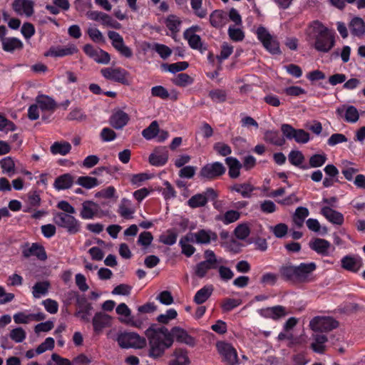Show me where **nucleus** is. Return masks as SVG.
I'll return each mask as SVG.
<instances>
[{"mask_svg":"<svg viewBox=\"0 0 365 365\" xmlns=\"http://www.w3.org/2000/svg\"><path fill=\"white\" fill-rule=\"evenodd\" d=\"M190 242L194 243V240L189 236V233L182 237L179 242L182 248V252L187 257L192 256L195 251V248L190 245Z\"/></svg>","mask_w":365,"mask_h":365,"instance_id":"nucleus-39","label":"nucleus"},{"mask_svg":"<svg viewBox=\"0 0 365 365\" xmlns=\"http://www.w3.org/2000/svg\"><path fill=\"white\" fill-rule=\"evenodd\" d=\"M168 160V155L165 150L162 152L156 151L155 153H151L149 156V162L154 166L164 165L167 163Z\"/></svg>","mask_w":365,"mask_h":365,"instance_id":"nucleus-41","label":"nucleus"},{"mask_svg":"<svg viewBox=\"0 0 365 365\" xmlns=\"http://www.w3.org/2000/svg\"><path fill=\"white\" fill-rule=\"evenodd\" d=\"M102 76L110 81L125 83L128 72L120 67H108L102 68L101 71Z\"/></svg>","mask_w":365,"mask_h":365,"instance_id":"nucleus-14","label":"nucleus"},{"mask_svg":"<svg viewBox=\"0 0 365 365\" xmlns=\"http://www.w3.org/2000/svg\"><path fill=\"white\" fill-rule=\"evenodd\" d=\"M96 197L106 200H116L118 199V195L117 194L116 189L113 186H108L97 192L96 193Z\"/></svg>","mask_w":365,"mask_h":365,"instance_id":"nucleus-50","label":"nucleus"},{"mask_svg":"<svg viewBox=\"0 0 365 365\" xmlns=\"http://www.w3.org/2000/svg\"><path fill=\"white\" fill-rule=\"evenodd\" d=\"M321 213L328 221L333 224L341 225L344 223L343 215L328 206L323 207L321 210Z\"/></svg>","mask_w":365,"mask_h":365,"instance_id":"nucleus-27","label":"nucleus"},{"mask_svg":"<svg viewBox=\"0 0 365 365\" xmlns=\"http://www.w3.org/2000/svg\"><path fill=\"white\" fill-rule=\"evenodd\" d=\"M138 207L130 200L123 197L118 204L117 212L123 219L131 220L134 218Z\"/></svg>","mask_w":365,"mask_h":365,"instance_id":"nucleus-18","label":"nucleus"},{"mask_svg":"<svg viewBox=\"0 0 365 365\" xmlns=\"http://www.w3.org/2000/svg\"><path fill=\"white\" fill-rule=\"evenodd\" d=\"M281 131L287 140H294L299 144H306L310 140V135L303 129H295L289 124H282Z\"/></svg>","mask_w":365,"mask_h":365,"instance_id":"nucleus-5","label":"nucleus"},{"mask_svg":"<svg viewBox=\"0 0 365 365\" xmlns=\"http://www.w3.org/2000/svg\"><path fill=\"white\" fill-rule=\"evenodd\" d=\"M148 339V356L153 359L161 358L173 344V339L161 329L149 327L145 331Z\"/></svg>","mask_w":365,"mask_h":365,"instance_id":"nucleus-2","label":"nucleus"},{"mask_svg":"<svg viewBox=\"0 0 365 365\" xmlns=\"http://www.w3.org/2000/svg\"><path fill=\"white\" fill-rule=\"evenodd\" d=\"M50 283L48 281L39 282L33 287L32 294L34 298H40L48 293Z\"/></svg>","mask_w":365,"mask_h":365,"instance_id":"nucleus-47","label":"nucleus"},{"mask_svg":"<svg viewBox=\"0 0 365 365\" xmlns=\"http://www.w3.org/2000/svg\"><path fill=\"white\" fill-rule=\"evenodd\" d=\"M227 21V13L222 10H215L210 15V24L215 28L223 27Z\"/></svg>","mask_w":365,"mask_h":365,"instance_id":"nucleus-30","label":"nucleus"},{"mask_svg":"<svg viewBox=\"0 0 365 365\" xmlns=\"http://www.w3.org/2000/svg\"><path fill=\"white\" fill-rule=\"evenodd\" d=\"M23 42L16 37H7L2 39V48L6 52L12 53L23 48Z\"/></svg>","mask_w":365,"mask_h":365,"instance_id":"nucleus-33","label":"nucleus"},{"mask_svg":"<svg viewBox=\"0 0 365 365\" xmlns=\"http://www.w3.org/2000/svg\"><path fill=\"white\" fill-rule=\"evenodd\" d=\"M309 247L318 255L324 257L331 256L335 251V247L333 245L322 238H315L312 240Z\"/></svg>","mask_w":365,"mask_h":365,"instance_id":"nucleus-11","label":"nucleus"},{"mask_svg":"<svg viewBox=\"0 0 365 365\" xmlns=\"http://www.w3.org/2000/svg\"><path fill=\"white\" fill-rule=\"evenodd\" d=\"M258 39L262 43L264 47L271 53L278 54L280 53L279 43L276 38L272 36L264 27L260 26L257 29Z\"/></svg>","mask_w":365,"mask_h":365,"instance_id":"nucleus-6","label":"nucleus"},{"mask_svg":"<svg viewBox=\"0 0 365 365\" xmlns=\"http://www.w3.org/2000/svg\"><path fill=\"white\" fill-rule=\"evenodd\" d=\"M108 36L111 41L112 46L124 57L130 58L133 56L132 50L124 43L123 37L117 32L110 31Z\"/></svg>","mask_w":365,"mask_h":365,"instance_id":"nucleus-12","label":"nucleus"},{"mask_svg":"<svg viewBox=\"0 0 365 365\" xmlns=\"http://www.w3.org/2000/svg\"><path fill=\"white\" fill-rule=\"evenodd\" d=\"M305 34L308 41H313L314 48L319 52L328 53L335 45V33L322 22L313 21Z\"/></svg>","mask_w":365,"mask_h":365,"instance_id":"nucleus-1","label":"nucleus"},{"mask_svg":"<svg viewBox=\"0 0 365 365\" xmlns=\"http://www.w3.org/2000/svg\"><path fill=\"white\" fill-rule=\"evenodd\" d=\"M341 262L344 269L351 272H357L362 266L361 259L358 256H345Z\"/></svg>","mask_w":365,"mask_h":365,"instance_id":"nucleus-25","label":"nucleus"},{"mask_svg":"<svg viewBox=\"0 0 365 365\" xmlns=\"http://www.w3.org/2000/svg\"><path fill=\"white\" fill-rule=\"evenodd\" d=\"M0 167L2 173L12 176L16 173V166L14 159L11 157H6L0 160Z\"/></svg>","mask_w":365,"mask_h":365,"instance_id":"nucleus-40","label":"nucleus"},{"mask_svg":"<svg viewBox=\"0 0 365 365\" xmlns=\"http://www.w3.org/2000/svg\"><path fill=\"white\" fill-rule=\"evenodd\" d=\"M314 342L312 344V349L317 353H322L324 350V344L327 341L326 336L323 334L314 335Z\"/></svg>","mask_w":365,"mask_h":365,"instance_id":"nucleus-55","label":"nucleus"},{"mask_svg":"<svg viewBox=\"0 0 365 365\" xmlns=\"http://www.w3.org/2000/svg\"><path fill=\"white\" fill-rule=\"evenodd\" d=\"M24 207L23 211L24 212H31L40 206L41 199L37 191L29 192L24 198Z\"/></svg>","mask_w":365,"mask_h":365,"instance_id":"nucleus-23","label":"nucleus"},{"mask_svg":"<svg viewBox=\"0 0 365 365\" xmlns=\"http://www.w3.org/2000/svg\"><path fill=\"white\" fill-rule=\"evenodd\" d=\"M327 157L325 153L314 154L309 158V167L319 168L322 166L327 161Z\"/></svg>","mask_w":365,"mask_h":365,"instance_id":"nucleus-62","label":"nucleus"},{"mask_svg":"<svg viewBox=\"0 0 365 365\" xmlns=\"http://www.w3.org/2000/svg\"><path fill=\"white\" fill-rule=\"evenodd\" d=\"M78 51V50L75 44L68 43L64 46H52L45 53L44 56L60 58L73 55L76 53Z\"/></svg>","mask_w":365,"mask_h":365,"instance_id":"nucleus-19","label":"nucleus"},{"mask_svg":"<svg viewBox=\"0 0 365 365\" xmlns=\"http://www.w3.org/2000/svg\"><path fill=\"white\" fill-rule=\"evenodd\" d=\"M98 205L91 200H86L82 203L80 216L84 220L93 219L98 211Z\"/></svg>","mask_w":365,"mask_h":365,"instance_id":"nucleus-26","label":"nucleus"},{"mask_svg":"<svg viewBox=\"0 0 365 365\" xmlns=\"http://www.w3.org/2000/svg\"><path fill=\"white\" fill-rule=\"evenodd\" d=\"M83 51L86 55L98 63L108 64L110 60V55L107 52L99 48H94L90 44L85 45Z\"/></svg>","mask_w":365,"mask_h":365,"instance_id":"nucleus-20","label":"nucleus"},{"mask_svg":"<svg viewBox=\"0 0 365 365\" xmlns=\"http://www.w3.org/2000/svg\"><path fill=\"white\" fill-rule=\"evenodd\" d=\"M172 336L179 342L189 346H194L195 341L187 332L180 327H174L171 330Z\"/></svg>","mask_w":365,"mask_h":365,"instance_id":"nucleus-31","label":"nucleus"},{"mask_svg":"<svg viewBox=\"0 0 365 365\" xmlns=\"http://www.w3.org/2000/svg\"><path fill=\"white\" fill-rule=\"evenodd\" d=\"M34 3L31 0H15L12 4L14 11L19 16L29 17L34 13Z\"/></svg>","mask_w":365,"mask_h":365,"instance_id":"nucleus-21","label":"nucleus"},{"mask_svg":"<svg viewBox=\"0 0 365 365\" xmlns=\"http://www.w3.org/2000/svg\"><path fill=\"white\" fill-rule=\"evenodd\" d=\"M240 217V212L231 210L227 211L225 214L217 215L215 220L222 222L225 225H229L236 222Z\"/></svg>","mask_w":365,"mask_h":365,"instance_id":"nucleus-44","label":"nucleus"},{"mask_svg":"<svg viewBox=\"0 0 365 365\" xmlns=\"http://www.w3.org/2000/svg\"><path fill=\"white\" fill-rule=\"evenodd\" d=\"M190 363L187 351L182 349H175L169 356L168 365H189Z\"/></svg>","mask_w":365,"mask_h":365,"instance_id":"nucleus-22","label":"nucleus"},{"mask_svg":"<svg viewBox=\"0 0 365 365\" xmlns=\"http://www.w3.org/2000/svg\"><path fill=\"white\" fill-rule=\"evenodd\" d=\"M264 140L273 145H282L284 140L277 130H267L264 133Z\"/></svg>","mask_w":365,"mask_h":365,"instance_id":"nucleus-49","label":"nucleus"},{"mask_svg":"<svg viewBox=\"0 0 365 365\" xmlns=\"http://www.w3.org/2000/svg\"><path fill=\"white\" fill-rule=\"evenodd\" d=\"M71 150V145L66 141L55 142L51 146V152L53 155H66Z\"/></svg>","mask_w":365,"mask_h":365,"instance_id":"nucleus-43","label":"nucleus"},{"mask_svg":"<svg viewBox=\"0 0 365 365\" xmlns=\"http://www.w3.org/2000/svg\"><path fill=\"white\" fill-rule=\"evenodd\" d=\"M258 312L264 317L270 318L274 320H277L287 314L286 308L280 305L261 309Z\"/></svg>","mask_w":365,"mask_h":365,"instance_id":"nucleus-24","label":"nucleus"},{"mask_svg":"<svg viewBox=\"0 0 365 365\" xmlns=\"http://www.w3.org/2000/svg\"><path fill=\"white\" fill-rule=\"evenodd\" d=\"M250 233V229L247 223L239 225L235 230V235L239 240L246 239Z\"/></svg>","mask_w":365,"mask_h":365,"instance_id":"nucleus-64","label":"nucleus"},{"mask_svg":"<svg viewBox=\"0 0 365 365\" xmlns=\"http://www.w3.org/2000/svg\"><path fill=\"white\" fill-rule=\"evenodd\" d=\"M167 28L172 32L176 33L180 30L181 21L180 19L175 15H170L165 19Z\"/></svg>","mask_w":365,"mask_h":365,"instance_id":"nucleus-58","label":"nucleus"},{"mask_svg":"<svg viewBox=\"0 0 365 365\" xmlns=\"http://www.w3.org/2000/svg\"><path fill=\"white\" fill-rule=\"evenodd\" d=\"M338 322L331 317H315L309 322L310 328L315 332L329 331L337 327Z\"/></svg>","mask_w":365,"mask_h":365,"instance_id":"nucleus-7","label":"nucleus"},{"mask_svg":"<svg viewBox=\"0 0 365 365\" xmlns=\"http://www.w3.org/2000/svg\"><path fill=\"white\" fill-rule=\"evenodd\" d=\"M159 126L157 121H153L150 125L142 131V135L146 140H151L157 136Z\"/></svg>","mask_w":365,"mask_h":365,"instance_id":"nucleus-56","label":"nucleus"},{"mask_svg":"<svg viewBox=\"0 0 365 365\" xmlns=\"http://www.w3.org/2000/svg\"><path fill=\"white\" fill-rule=\"evenodd\" d=\"M225 163L229 168V176L231 178H238L240 176V169L242 168V164L240 163V162L235 158L227 157L225 159Z\"/></svg>","mask_w":365,"mask_h":365,"instance_id":"nucleus-37","label":"nucleus"},{"mask_svg":"<svg viewBox=\"0 0 365 365\" xmlns=\"http://www.w3.org/2000/svg\"><path fill=\"white\" fill-rule=\"evenodd\" d=\"M317 265L314 262L301 263L297 266L296 282L305 283L312 280V272L316 269Z\"/></svg>","mask_w":365,"mask_h":365,"instance_id":"nucleus-17","label":"nucleus"},{"mask_svg":"<svg viewBox=\"0 0 365 365\" xmlns=\"http://www.w3.org/2000/svg\"><path fill=\"white\" fill-rule=\"evenodd\" d=\"M288 160L292 165L298 167L301 169L307 170L309 168L307 165L303 164L305 158L302 152H301L300 150H291L288 155Z\"/></svg>","mask_w":365,"mask_h":365,"instance_id":"nucleus-35","label":"nucleus"},{"mask_svg":"<svg viewBox=\"0 0 365 365\" xmlns=\"http://www.w3.org/2000/svg\"><path fill=\"white\" fill-rule=\"evenodd\" d=\"M336 113L338 118L349 123H356L360 116L358 109L355 106L348 104H343L337 107Z\"/></svg>","mask_w":365,"mask_h":365,"instance_id":"nucleus-8","label":"nucleus"},{"mask_svg":"<svg viewBox=\"0 0 365 365\" xmlns=\"http://www.w3.org/2000/svg\"><path fill=\"white\" fill-rule=\"evenodd\" d=\"M191 8L194 14L199 18L203 19L206 17L207 11L202 8V0H190Z\"/></svg>","mask_w":365,"mask_h":365,"instance_id":"nucleus-57","label":"nucleus"},{"mask_svg":"<svg viewBox=\"0 0 365 365\" xmlns=\"http://www.w3.org/2000/svg\"><path fill=\"white\" fill-rule=\"evenodd\" d=\"M184 38L188 41L190 46L196 50H199L202 52L205 50V47L203 46V43L201 41L200 36L197 34H183Z\"/></svg>","mask_w":365,"mask_h":365,"instance_id":"nucleus-45","label":"nucleus"},{"mask_svg":"<svg viewBox=\"0 0 365 365\" xmlns=\"http://www.w3.org/2000/svg\"><path fill=\"white\" fill-rule=\"evenodd\" d=\"M205 259L204 262L207 263L214 269L217 268L219 264L223 263L222 258H217L215 252L211 250H206L204 252Z\"/></svg>","mask_w":365,"mask_h":365,"instance_id":"nucleus-54","label":"nucleus"},{"mask_svg":"<svg viewBox=\"0 0 365 365\" xmlns=\"http://www.w3.org/2000/svg\"><path fill=\"white\" fill-rule=\"evenodd\" d=\"M192 81V78L187 73H179L173 79L175 85L182 87L190 85Z\"/></svg>","mask_w":365,"mask_h":365,"instance_id":"nucleus-63","label":"nucleus"},{"mask_svg":"<svg viewBox=\"0 0 365 365\" xmlns=\"http://www.w3.org/2000/svg\"><path fill=\"white\" fill-rule=\"evenodd\" d=\"M108 36L111 41L112 46L124 57L130 58L133 56L132 50L124 43L123 37L117 32L110 31Z\"/></svg>","mask_w":365,"mask_h":365,"instance_id":"nucleus-13","label":"nucleus"},{"mask_svg":"<svg viewBox=\"0 0 365 365\" xmlns=\"http://www.w3.org/2000/svg\"><path fill=\"white\" fill-rule=\"evenodd\" d=\"M24 255L26 257L30 256H36L41 260H45L47 258L44 248L41 245L36 243H33L29 249L24 250Z\"/></svg>","mask_w":365,"mask_h":365,"instance_id":"nucleus-36","label":"nucleus"},{"mask_svg":"<svg viewBox=\"0 0 365 365\" xmlns=\"http://www.w3.org/2000/svg\"><path fill=\"white\" fill-rule=\"evenodd\" d=\"M128 115L118 110L113 113L110 118V124L115 129L123 128L128 122Z\"/></svg>","mask_w":365,"mask_h":365,"instance_id":"nucleus-28","label":"nucleus"},{"mask_svg":"<svg viewBox=\"0 0 365 365\" xmlns=\"http://www.w3.org/2000/svg\"><path fill=\"white\" fill-rule=\"evenodd\" d=\"M149 48L157 52L163 59L168 58L172 54V50L164 44L155 43L149 46Z\"/></svg>","mask_w":365,"mask_h":365,"instance_id":"nucleus-52","label":"nucleus"},{"mask_svg":"<svg viewBox=\"0 0 365 365\" xmlns=\"http://www.w3.org/2000/svg\"><path fill=\"white\" fill-rule=\"evenodd\" d=\"M309 212L307 207H299L296 209L293 220L294 224L300 227L303 225L304 220L309 215Z\"/></svg>","mask_w":365,"mask_h":365,"instance_id":"nucleus-48","label":"nucleus"},{"mask_svg":"<svg viewBox=\"0 0 365 365\" xmlns=\"http://www.w3.org/2000/svg\"><path fill=\"white\" fill-rule=\"evenodd\" d=\"M178 234L173 230H168L165 233L160 236V242L167 245H173L177 241Z\"/></svg>","mask_w":365,"mask_h":365,"instance_id":"nucleus-61","label":"nucleus"},{"mask_svg":"<svg viewBox=\"0 0 365 365\" xmlns=\"http://www.w3.org/2000/svg\"><path fill=\"white\" fill-rule=\"evenodd\" d=\"M76 183L86 189H91L99 185L98 180L96 178L90 176L78 177Z\"/></svg>","mask_w":365,"mask_h":365,"instance_id":"nucleus-51","label":"nucleus"},{"mask_svg":"<svg viewBox=\"0 0 365 365\" xmlns=\"http://www.w3.org/2000/svg\"><path fill=\"white\" fill-rule=\"evenodd\" d=\"M116 341L120 348L126 349H142L147 345L146 339L134 331L119 334Z\"/></svg>","mask_w":365,"mask_h":365,"instance_id":"nucleus-3","label":"nucleus"},{"mask_svg":"<svg viewBox=\"0 0 365 365\" xmlns=\"http://www.w3.org/2000/svg\"><path fill=\"white\" fill-rule=\"evenodd\" d=\"M231 190L240 193L245 198H249L251 197L254 187L249 183L235 184L232 186Z\"/></svg>","mask_w":365,"mask_h":365,"instance_id":"nucleus-46","label":"nucleus"},{"mask_svg":"<svg viewBox=\"0 0 365 365\" xmlns=\"http://www.w3.org/2000/svg\"><path fill=\"white\" fill-rule=\"evenodd\" d=\"M216 346L222 360L227 365H235L237 364V351L231 344L220 341Z\"/></svg>","mask_w":365,"mask_h":365,"instance_id":"nucleus-9","label":"nucleus"},{"mask_svg":"<svg viewBox=\"0 0 365 365\" xmlns=\"http://www.w3.org/2000/svg\"><path fill=\"white\" fill-rule=\"evenodd\" d=\"M74 183V178L69 173L61 175L56 178L53 187L56 190H63L71 188Z\"/></svg>","mask_w":365,"mask_h":365,"instance_id":"nucleus-29","label":"nucleus"},{"mask_svg":"<svg viewBox=\"0 0 365 365\" xmlns=\"http://www.w3.org/2000/svg\"><path fill=\"white\" fill-rule=\"evenodd\" d=\"M349 27L354 36L362 37L365 34V22L361 17H354L349 22Z\"/></svg>","mask_w":365,"mask_h":365,"instance_id":"nucleus-32","label":"nucleus"},{"mask_svg":"<svg viewBox=\"0 0 365 365\" xmlns=\"http://www.w3.org/2000/svg\"><path fill=\"white\" fill-rule=\"evenodd\" d=\"M308 229L314 232H320L322 235L327 233L326 227H321L319 222L317 219L309 218L306 222Z\"/></svg>","mask_w":365,"mask_h":365,"instance_id":"nucleus-59","label":"nucleus"},{"mask_svg":"<svg viewBox=\"0 0 365 365\" xmlns=\"http://www.w3.org/2000/svg\"><path fill=\"white\" fill-rule=\"evenodd\" d=\"M352 164L353 163L351 162L348 160H344L341 163V173L344 175V178L349 181L352 180L354 175L359 171L358 169L351 166Z\"/></svg>","mask_w":365,"mask_h":365,"instance_id":"nucleus-53","label":"nucleus"},{"mask_svg":"<svg viewBox=\"0 0 365 365\" xmlns=\"http://www.w3.org/2000/svg\"><path fill=\"white\" fill-rule=\"evenodd\" d=\"M212 292L213 287L212 285L205 286L196 292L193 300L197 304H201L209 299Z\"/></svg>","mask_w":365,"mask_h":365,"instance_id":"nucleus-38","label":"nucleus"},{"mask_svg":"<svg viewBox=\"0 0 365 365\" xmlns=\"http://www.w3.org/2000/svg\"><path fill=\"white\" fill-rule=\"evenodd\" d=\"M187 203L192 208L202 207L207 203V197L204 194H197L190 198Z\"/></svg>","mask_w":365,"mask_h":365,"instance_id":"nucleus-60","label":"nucleus"},{"mask_svg":"<svg viewBox=\"0 0 365 365\" xmlns=\"http://www.w3.org/2000/svg\"><path fill=\"white\" fill-rule=\"evenodd\" d=\"M297 266H294L291 264H287L282 266L279 268V273L281 276L286 280L296 282V273Z\"/></svg>","mask_w":365,"mask_h":365,"instance_id":"nucleus-42","label":"nucleus"},{"mask_svg":"<svg viewBox=\"0 0 365 365\" xmlns=\"http://www.w3.org/2000/svg\"><path fill=\"white\" fill-rule=\"evenodd\" d=\"M53 221L58 227L66 229L71 234H75L80 230V222L73 216V214L55 212Z\"/></svg>","mask_w":365,"mask_h":365,"instance_id":"nucleus-4","label":"nucleus"},{"mask_svg":"<svg viewBox=\"0 0 365 365\" xmlns=\"http://www.w3.org/2000/svg\"><path fill=\"white\" fill-rule=\"evenodd\" d=\"M36 104L42 111H52L56 107V102L46 95H38L36 98Z\"/></svg>","mask_w":365,"mask_h":365,"instance_id":"nucleus-34","label":"nucleus"},{"mask_svg":"<svg viewBox=\"0 0 365 365\" xmlns=\"http://www.w3.org/2000/svg\"><path fill=\"white\" fill-rule=\"evenodd\" d=\"M194 243L199 245H210L217 240V235L210 229H200L196 232H188Z\"/></svg>","mask_w":365,"mask_h":365,"instance_id":"nucleus-10","label":"nucleus"},{"mask_svg":"<svg viewBox=\"0 0 365 365\" xmlns=\"http://www.w3.org/2000/svg\"><path fill=\"white\" fill-rule=\"evenodd\" d=\"M225 168L222 163L215 162L205 165L200 172V177L206 179H213L223 175Z\"/></svg>","mask_w":365,"mask_h":365,"instance_id":"nucleus-15","label":"nucleus"},{"mask_svg":"<svg viewBox=\"0 0 365 365\" xmlns=\"http://www.w3.org/2000/svg\"><path fill=\"white\" fill-rule=\"evenodd\" d=\"M92 324L94 333L100 334L104 329L111 327L112 317L102 312H96L93 317Z\"/></svg>","mask_w":365,"mask_h":365,"instance_id":"nucleus-16","label":"nucleus"}]
</instances>
